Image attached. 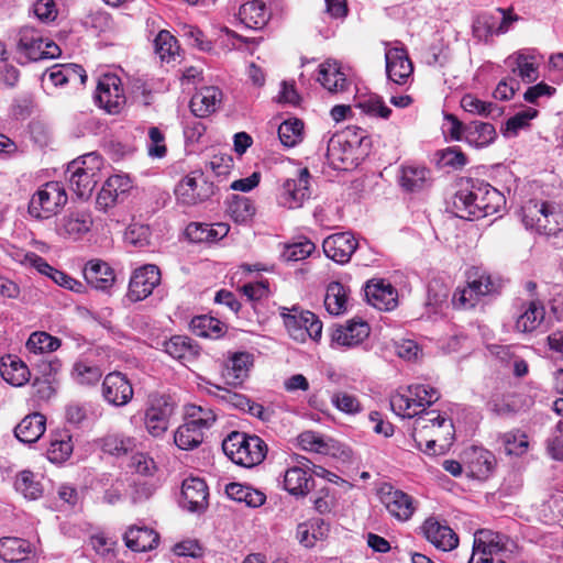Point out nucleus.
I'll return each mask as SVG.
<instances>
[{
	"label": "nucleus",
	"instance_id": "1",
	"mask_svg": "<svg viewBox=\"0 0 563 563\" xmlns=\"http://www.w3.org/2000/svg\"><path fill=\"white\" fill-rule=\"evenodd\" d=\"M506 205L505 196L488 183L470 179L453 198L455 214L474 220L497 213Z\"/></svg>",
	"mask_w": 563,
	"mask_h": 563
},
{
	"label": "nucleus",
	"instance_id": "2",
	"mask_svg": "<svg viewBox=\"0 0 563 563\" xmlns=\"http://www.w3.org/2000/svg\"><path fill=\"white\" fill-rule=\"evenodd\" d=\"M225 455L235 464L253 467L264 461L267 444L255 434L233 431L222 442Z\"/></svg>",
	"mask_w": 563,
	"mask_h": 563
},
{
	"label": "nucleus",
	"instance_id": "3",
	"mask_svg": "<svg viewBox=\"0 0 563 563\" xmlns=\"http://www.w3.org/2000/svg\"><path fill=\"white\" fill-rule=\"evenodd\" d=\"M521 220L527 229L548 236L556 235L563 230V212L548 201H527L521 207Z\"/></svg>",
	"mask_w": 563,
	"mask_h": 563
},
{
	"label": "nucleus",
	"instance_id": "4",
	"mask_svg": "<svg viewBox=\"0 0 563 563\" xmlns=\"http://www.w3.org/2000/svg\"><path fill=\"white\" fill-rule=\"evenodd\" d=\"M101 157L96 153H89L73 161L67 168L70 189L80 199H88L99 181Z\"/></svg>",
	"mask_w": 563,
	"mask_h": 563
},
{
	"label": "nucleus",
	"instance_id": "5",
	"mask_svg": "<svg viewBox=\"0 0 563 563\" xmlns=\"http://www.w3.org/2000/svg\"><path fill=\"white\" fill-rule=\"evenodd\" d=\"M500 283L486 273H479L472 268L467 273V285L456 288L452 297V303L459 309L475 307L481 297L495 294L499 290Z\"/></svg>",
	"mask_w": 563,
	"mask_h": 563
},
{
	"label": "nucleus",
	"instance_id": "6",
	"mask_svg": "<svg viewBox=\"0 0 563 563\" xmlns=\"http://www.w3.org/2000/svg\"><path fill=\"white\" fill-rule=\"evenodd\" d=\"M279 314L283 318L284 325L289 335L299 342H305L307 338L318 340L322 334V322L310 312L301 310L299 307L279 308Z\"/></svg>",
	"mask_w": 563,
	"mask_h": 563
},
{
	"label": "nucleus",
	"instance_id": "7",
	"mask_svg": "<svg viewBox=\"0 0 563 563\" xmlns=\"http://www.w3.org/2000/svg\"><path fill=\"white\" fill-rule=\"evenodd\" d=\"M67 199L62 183L48 181L32 196L29 203V213L36 219H48L66 205Z\"/></svg>",
	"mask_w": 563,
	"mask_h": 563
},
{
	"label": "nucleus",
	"instance_id": "8",
	"mask_svg": "<svg viewBox=\"0 0 563 563\" xmlns=\"http://www.w3.org/2000/svg\"><path fill=\"white\" fill-rule=\"evenodd\" d=\"M440 398L438 389L422 384L408 387V395H396L390 400L394 412L404 418L416 417L426 406Z\"/></svg>",
	"mask_w": 563,
	"mask_h": 563
},
{
	"label": "nucleus",
	"instance_id": "9",
	"mask_svg": "<svg viewBox=\"0 0 563 563\" xmlns=\"http://www.w3.org/2000/svg\"><path fill=\"white\" fill-rule=\"evenodd\" d=\"M310 173L308 168L296 169L294 175L280 180L277 190L279 206L287 209H298L311 197Z\"/></svg>",
	"mask_w": 563,
	"mask_h": 563
},
{
	"label": "nucleus",
	"instance_id": "10",
	"mask_svg": "<svg viewBox=\"0 0 563 563\" xmlns=\"http://www.w3.org/2000/svg\"><path fill=\"white\" fill-rule=\"evenodd\" d=\"M176 408L177 404L172 396L152 395L144 416L146 431L152 437H162L167 431Z\"/></svg>",
	"mask_w": 563,
	"mask_h": 563
},
{
	"label": "nucleus",
	"instance_id": "11",
	"mask_svg": "<svg viewBox=\"0 0 563 563\" xmlns=\"http://www.w3.org/2000/svg\"><path fill=\"white\" fill-rule=\"evenodd\" d=\"M216 192L213 183L209 181L201 170L186 175L176 186L177 200L186 206H195L208 200Z\"/></svg>",
	"mask_w": 563,
	"mask_h": 563
},
{
	"label": "nucleus",
	"instance_id": "12",
	"mask_svg": "<svg viewBox=\"0 0 563 563\" xmlns=\"http://www.w3.org/2000/svg\"><path fill=\"white\" fill-rule=\"evenodd\" d=\"M438 433L445 434L446 440H453V422L435 410L421 409L413 422L412 431L417 448H421V441L426 435H438Z\"/></svg>",
	"mask_w": 563,
	"mask_h": 563
},
{
	"label": "nucleus",
	"instance_id": "13",
	"mask_svg": "<svg viewBox=\"0 0 563 563\" xmlns=\"http://www.w3.org/2000/svg\"><path fill=\"white\" fill-rule=\"evenodd\" d=\"M93 99L108 113H120L126 102L121 79L113 74L101 76Z\"/></svg>",
	"mask_w": 563,
	"mask_h": 563
},
{
	"label": "nucleus",
	"instance_id": "14",
	"mask_svg": "<svg viewBox=\"0 0 563 563\" xmlns=\"http://www.w3.org/2000/svg\"><path fill=\"white\" fill-rule=\"evenodd\" d=\"M379 498L389 515L399 521L409 520L416 511L413 498L391 485L385 484L380 487Z\"/></svg>",
	"mask_w": 563,
	"mask_h": 563
},
{
	"label": "nucleus",
	"instance_id": "15",
	"mask_svg": "<svg viewBox=\"0 0 563 563\" xmlns=\"http://www.w3.org/2000/svg\"><path fill=\"white\" fill-rule=\"evenodd\" d=\"M161 283V272L156 265L147 264L134 271L129 283L128 297L136 302L147 298Z\"/></svg>",
	"mask_w": 563,
	"mask_h": 563
},
{
	"label": "nucleus",
	"instance_id": "16",
	"mask_svg": "<svg viewBox=\"0 0 563 563\" xmlns=\"http://www.w3.org/2000/svg\"><path fill=\"white\" fill-rule=\"evenodd\" d=\"M498 16L493 14L478 15L473 23V34L479 41L487 42L493 35L506 33L517 15L507 13L504 9L497 10Z\"/></svg>",
	"mask_w": 563,
	"mask_h": 563
},
{
	"label": "nucleus",
	"instance_id": "17",
	"mask_svg": "<svg viewBox=\"0 0 563 563\" xmlns=\"http://www.w3.org/2000/svg\"><path fill=\"white\" fill-rule=\"evenodd\" d=\"M297 462L299 465L289 467L285 472L284 487L296 497H305L312 490L314 481L312 474L309 473L310 467L308 463L310 461L305 456H300Z\"/></svg>",
	"mask_w": 563,
	"mask_h": 563
},
{
	"label": "nucleus",
	"instance_id": "18",
	"mask_svg": "<svg viewBox=\"0 0 563 563\" xmlns=\"http://www.w3.org/2000/svg\"><path fill=\"white\" fill-rule=\"evenodd\" d=\"M386 74L390 81L406 85L412 77L413 65L405 47H390L385 52Z\"/></svg>",
	"mask_w": 563,
	"mask_h": 563
},
{
	"label": "nucleus",
	"instance_id": "19",
	"mask_svg": "<svg viewBox=\"0 0 563 563\" xmlns=\"http://www.w3.org/2000/svg\"><path fill=\"white\" fill-rule=\"evenodd\" d=\"M133 394L132 384L120 372L109 373L102 382V396L112 406H125L133 398Z\"/></svg>",
	"mask_w": 563,
	"mask_h": 563
},
{
	"label": "nucleus",
	"instance_id": "20",
	"mask_svg": "<svg viewBox=\"0 0 563 563\" xmlns=\"http://www.w3.org/2000/svg\"><path fill=\"white\" fill-rule=\"evenodd\" d=\"M364 291L367 302L378 310L390 311L398 305L396 288L384 279L368 280Z\"/></svg>",
	"mask_w": 563,
	"mask_h": 563
},
{
	"label": "nucleus",
	"instance_id": "21",
	"mask_svg": "<svg viewBox=\"0 0 563 563\" xmlns=\"http://www.w3.org/2000/svg\"><path fill=\"white\" fill-rule=\"evenodd\" d=\"M92 223L89 211H71L56 221L55 231L64 239L76 241L90 231Z\"/></svg>",
	"mask_w": 563,
	"mask_h": 563
},
{
	"label": "nucleus",
	"instance_id": "22",
	"mask_svg": "<svg viewBox=\"0 0 563 563\" xmlns=\"http://www.w3.org/2000/svg\"><path fill=\"white\" fill-rule=\"evenodd\" d=\"M209 490L198 477L186 478L181 486L180 506L190 512H202L208 506Z\"/></svg>",
	"mask_w": 563,
	"mask_h": 563
},
{
	"label": "nucleus",
	"instance_id": "23",
	"mask_svg": "<svg viewBox=\"0 0 563 563\" xmlns=\"http://www.w3.org/2000/svg\"><path fill=\"white\" fill-rule=\"evenodd\" d=\"M323 251L327 257L344 264L347 263L357 249V241L350 232H340L324 239Z\"/></svg>",
	"mask_w": 563,
	"mask_h": 563
},
{
	"label": "nucleus",
	"instance_id": "24",
	"mask_svg": "<svg viewBox=\"0 0 563 563\" xmlns=\"http://www.w3.org/2000/svg\"><path fill=\"white\" fill-rule=\"evenodd\" d=\"M421 529L427 540L437 549L451 551L459 544L457 534L449 526L441 523L433 517L426 519Z\"/></svg>",
	"mask_w": 563,
	"mask_h": 563
},
{
	"label": "nucleus",
	"instance_id": "25",
	"mask_svg": "<svg viewBox=\"0 0 563 563\" xmlns=\"http://www.w3.org/2000/svg\"><path fill=\"white\" fill-rule=\"evenodd\" d=\"M130 188L131 183L126 176L113 175L109 177L97 196V208L107 211L115 206Z\"/></svg>",
	"mask_w": 563,
	"mask_h": 563
},
{
	"label": "nucleus",
	"instance_id": "26",
	"mask_svg": "<svg viewBox=\"0 0 563 563\" xmlns=\"http://www.w3.org/2000/svg\"><path fill=\"white\" fill-rule=\"evenodd\" d=\"M545 309L541 301L530 300L521 305L515 329L520 333H532L543 322Z\"/></svg>",
	"mask_w": 563,
	"mask_h": 563
},
{
	"label": "nucleus",
	"instance_id": "27",
	"mask_svg": "<svg viewBox=\"0 0 563 563\" xmlns=\"http://www.w3.org/2000/svg\"><path fill=\"white\" fill-rule=\"evenodd\" d=\"M222 101V91L214 86L203 87L190 100L191 112L198 118H206L216 112Z\"/></svg>",
	"mask_w": 563,
	"mask_h": 563
},
{
	"label": "nucleus",
	"instance_id": "28",
	"mask_svg": "<svg viewBox=\"0 0 563 563\" xmlns=\"http://www.w3.org/2000/svg\"><path fill=\"white\" fill-rule=\"evenodd\" d=\"M253 366V355L247 352L233 353L223 369L222 376L227 384L232 386L242 385L249 377L251 367Z\"/></svg>",
	"mask_w": 563,
	"mask_h": 563
},
{
	"label": "nucleus",
	"instance_id": "29",
	"mask_svg": "<svg viewBox=\"0 0 563 563\" xmlns=\"http://www.w3.org/2000/svg\"><path fill=\"white\" fill-rule=\"evenodd\" d=\"M18 52L26 62H36L43 59L42 47L44 38L40 31L24 26L18 34Z\"/></svg>",
	"mask_w": 563,
	"mask_h": 563
},
{
	"label": "nucleus",
	"instance_id": "30",
	"mask_svg": "<svg viewBox=\"0 0 563 563\" xmlns=\"http://www.w3.org/2000/svg\"><path fill=\"white\" fill-rule=\"evenodd\" d=\"M229 232L225 223H198L191 222L187 225L186 236L194 243H212L223 239Z\"/></svg>",
	"mask_w": 563,
	"mask_h": 563
},
{
	"label": "nucleus",
	"instance_id": "31",
	"mask_svg": "<svg viewBox=\"0 0 563 563\" xmlns=\"http://www.w3.org/2000/svg\"><path fill=\"white\" fill-rule=\"evenodd\" d=\"M158 533L147 527H131L124 533L125 545L135 552H146L157 547Z\"/></svg>",
	"mask_w": 563,
	"mask_h": 563
},
{
	"label": "nucleus",
	"instance_id": "32",
	"mask_svg": "<svg viewBox=\"0 0 563 563\" xmlns=\"http://www.w3.org/2000/svg\"><path fill=\"white\" fill-rule=\"evenodd\" d=\"M46 427V418L34 412L24 417L14 429L16 439L23 443H34L44 433Z\"/></svg>",
	"mask_w": 563,
	"mask_h": 563
},
{
	"label": "nucleus",
	"instance_id": "33",
	"mask_svg": "<svg viewBox=\"0 0 563 563\" xmlns=\"http://www.w3.org/2000/svg\"><path fill=\"white\" fill-rule=\"evenodd\" d=\"M0 375L12 386H22L30 378V371L25 363L14 355H5L0 358Z\"/></svg>",
	"mask_w": 563,
	"mask_h": 563
},
{
	"label": "nucleus",
	"instance_id": "34",
	"mask_svg": "<svg viewBox=\"0 0 563 563\" xmlns=\"http://www.w3.org/2000/svg\"><path fill=\"white\" fill-rule=\"evenodd\" d=\"M318 81L330 92L345 91L349 81L334 60H327L319 66Z\"/></svg>",
	"mask_w": 563,
	"mask_h": 563
},
{
	"label": "nucleus",
	"instance_id": "35",
	"mask_svg": "<svg viewBox=\"0 0 563 563\" xmlns=\"http://www.w3.org/2000/svg\"><path fill=\"white\" fill-rule=\"evenodd\" d=\"M399 185L409 192L420 191L430 185V170L424 166L418 165L402 166Z\"/></svg>",
	"mask_w": 563,
	"mask_h": 563
},
{
	"label": "nucleus",
	"instance_id": "36",
	"mask_svg": "<svg viewBox=\"0 0 563 563\" xmlns=\"http://www.w3.org/2000/svg\"><path fill=\"white\" fill-rule=\"evenodd\" d=\"M86 282L96 289H108L114 282V273L111 267L101 261H90L84 269Z\"/></svg>",
	"mask_w": 563,
	"mask_h": 563
},
{
	"label": "nucleus",
	"instance_id": "37",
	"mask_svg": "<svg viewBox=\"0 0 563 563\" xmlns=\"http://www.w3.org/2000/svg\"><path fill=\"white\" fill-rule=\"evenodd\" d=\"M239 16L246 27L258 30L267 24L269 12L263 1L253 0L241 5Z\"/></svg>",
	"mask_w": 563,
	"mask_h": 563
},
{
	"label": "nucleus",
	"instance_id": "38",
	"mask_svg": "<svg viewBox=\"0 0 563 563\" xmlns=\"http://www.w3.org/2000/svg\"><path fill=\"white\" fill-rule=\"evenodd\" d=\"M100 449L113 456H123L136 449V440L123 433H108L98 440Z\"/></svg>",
	"mask_w": 563,
	"mask_h": 563
},
{
	"label": "nucleus",
	"instance_id": "39",
	"mask_svg": "<svg viewBox=\"0 0 563 563\" xmlns=\"http://www.w3.org/2000/svg\"><path fill=\"white\" fill-rule=\"evenodd\" d=\"M206 431L189 422L187 419L174 433V442L178 449L190 451L198 448L205 441Z\"/></svg>",
	"mask_w": 563,
	"mask_h": 563
},
{
	"label": "nucleus",
	"instance_id": "40",
	"mask_svg": "<svg viewBox=\"0 0 563 563\" xmlns=\"http://www.w3.org/2000/svg\"><path fill=\"white\" fill-rule=\"evenodd\" d=\"M497 136L495 126L488 122L472 121L466 124L464 141L474 147L490 145Z\"/></svg>",
	"mask_w": 563,
	"mask_h": 563
},
{
	"label": "nucleus",
	"instance_id": "41",
	"mask_svg": "<svg viewBox=\"0 0 563 563\" xmlns=\"http://www.w3.org/2000/svg\"><path fill=\"white\" fill-rule=\"evenodd\" d=\"M30 552L31 544L25 539L16 537H3L0 539V559L4 562L24 561Z\"/></svg>",
	"mask_w": 563,
	"mask_h": 563
},
{
	"label": "nucleus",
	"instance_id": "42",
	"mask_svg": "<svg viewBox=\"0 0 563 563\" xmlns=\"http://www.w3.org/2000/svg\"><path fill=\"white\" fill-rule=\"evenodd\" d=\"M225 493L231 499L245 503V505L253 508L262 506L266 500V495L263 492L240 483L228 484Z\"/></svg>",
	"mask_w": 563,
	"mask_h": 563
},
{
	"label": "nucleus",
	"instance_id": "43",
	"mask_svg": "<svg viewBox=\"0 0 563 563\" xmlns=\"http://www.w3.org/2000/svg\"><path fill=\"white\" fill-rule=\"evenodd\" d=\"M349 291L339 282H332L327 287L324 307L332 316H339L347 310Z\"/></svg>",
	"mask_w": 563,
	"mask_h": 563
},
{
	"label": "nucleus",
	"instance_id": "44",
	"mask_svg": "<svg viewBox=\"0 0 563 563\" xmlns=\"http://www.w3.org/2000/svg\"><path fill=\"white\" fill-rule=\"evenodd\" d=\"M369 334V327L364 321L350 322L338 329L334 333V341L342 346H354L360 344Z\"/></svg>",
	"mask_w": 563,
	"mask_h": 563
},
{
	"label": "nucleus",
	"instance_id": "45",
	"mask_svg": "<svg viewBox=\"0 0 563 563\" xmlns=\"http://www.w3.org/2000/svg\"><path fill=\"white\" fill-rule=\"evenodd\" d=\"M14 488L27 500H36L41 498L44 493L41 481L29 470L21 471L16 474Z\"/></svg>",
	"mask_w": 563,
	"mask_h": 563
},
{
	"label": "nucleus",
	"instance_id": "46",
	"mask_svg": "<svg viewBox=\"0 0 563 563\" xmlns=\"http://www.w3.org/2000/svg\"><path fill=\"white\" fill-rule=\"evenodd\" d=\"M164 351L175 360H191L198 355V346L185 335H174L163 343Z\"/></svg>",
	"mask_w": 563,
	"mask_h": 563
},
{
	"label": "nucleus",
	"instance_id": "47",
	"mask_svg": "<svg viewBox=\"0 0 563 563\" xmlns=\"http://www.w3.org/2000/svg\"><path fill=\"white\" fill-rule=\"evenodd\" d=\"M461 107L468 113L492 119H498L504 110L494 102L483 101L474 95L467 93L461 99Z\"/></svg>",
	"mask_w": 563,
	"mask_h": 563
},
{
	"label": "nucleus",
	"instance_id": "48",
	"mask_svg": "<svg viewBox=\"0 0 563 563\" xmlns=\"http://www.w3.org/2000/svg\"><path fill=\"white\" fill-rule=\"evenodd\" d=\"M506 64L511 68L514 74H517L525 82H532L538 78V67L534 63V57L516 54L506 59Z\"/></svg>",
	"mask_w": 563,
	"mask_h": 563
},
{
	"label": "nucleus",
	"instance_id": "49",
	"mask_svg": "<svg viewBox=\"0 0 563 563\" xmlns=\"http://www.w3.org/2000/svg\"><path fill=\"white\" fill-rule=\"evenodd\" d=\"M74 450L71 435L67 431L57 433L47 449V459L56 464H60L69 459Z\"/></svg>",
	"mask_w": 563,
	"mask_h": 563
},
{
	"label": "nucleus",
	"instance_id": "50",
	"mask_svg": "<svg viewBox=\"0 0 563 563\" xmlns=\"http://www.w3.org/2000/svg\"><path fill=\"white\" fill-rule=\"evenodd\" d=\"M190 329L198 336L217 339L224 333L225 325L217 318L203 314L191 319Z\"/></svg>",
	"mask_w": 563,
	"mask_h": 563
},
{
	"label": "nucleus",
	"instance_id": "51",
	"mask_svg": "<svg viewBox=\"0 0 563 563\" xmlns=\"http://www.w3.org/2000/svg\"><path fill=\"white\" fill-rule=\"evenodd\" d=\"M227 211L236 223H246L252 220L256 209L250 198L233 195L232 199L228 202Z\"/></svg>",
	"mask_w": 563,
	"mask_h": 563
},
{
	"label": "nucleus",
	"instance_id": "52",
	"mask_svg": "<svg viewBox=\"0 0 563 563\" xmlns=\"http://www.w3.org/2000/svg\"><path fill=\"white\" fill-rule=\"evenodd\" d=\"M352 153L351 143L342 135H334L330 139L327 148V156L335 168H341L340 164H345Z\"/></svg>",
	"mask_w": 563,
	"mask_h": 563
},
{
	"label": "nucleus",
	"instance_id": "53",
	"mask_svg": "<svg viewBox=\"0 0 563 563\" xmlns=\"http://www.w3.org/2000/svg\"><path fill=\"white\" fill-rule=\"evenodd\" d=\"M499 440L507 455L522 456L529 449L528 435L520 430L506 432Z\"/></svg>",
	"mask_w": 563,
	"mask_h": 563
},
{
	"label": "nucleus",
	"instance_id": "54",
	"mask_svg": "<svg viewBox=\"0 0 563 563\" xmlns=\"http://www.w3.org/2000/svg\"><path fill=\"white\" fill-rule=\"evenodd\" d=\"M357 108L369 117L384 120H387L393 112V110L385 103L383 97L375 93L361 98L357 102Z\"/></svg>",
	"mask_w": 563,
	"mask_h": 563
},
{
	"label": "nucleus",
	"instance_id": "55",
	"mask_svg": "<svg viewBox=\"0 0 563 563\" xmlns=\"http://www.w3.org/2000/svg\"><path fill=\"white\" fill-rule=\"evenodd\" d=\"M102 376V372L99 366L85 362L78 361L74 364L71 369L73 379L80 385H93Z\"/></svg>",
	"mask_w": 563,
	"mask_h": 563
},
{
	"label": "nucleus",
	"instance_id": "56",
	"mask_svg": "<svg viewBox=\"0 0 563 563\" xmlns=\"http://www.w3.org/2000/svg\"><path fill=\"white\" fill-rule=\"evenodd\" d=\"M59 346V339L42 331L33 332L26 342V349L35 354L54 352Z\"/></svg>",
	"mask_w": 563,
	"mask_h": 563
},
{
	"label": "nucleus",
	"instance_id": "57",
	"mask_svg": "<svg viewBox=\"0 0 563 563\" xmlns=\"http://www.w3.org/2000/svg\"><path fill=\"white\" fill-rule=\"evenodd\" d=\"M156 54L163 62H170L178 53L177 40L168 31L162 30L154 40Z\"/></svg>",
	"mask_w": 563,
	"mask_h": 563
},
{
	"label": "nucleus",
	"instance_id": "58",
	"mask_svg": "<svg viewBox=\"0 0 563 563\" xmlns=\"http://www.w3.org/2000/svg\"><path fill=\"white\" fill-rule=\"evenodd\" d=\"M208 393L214 397H217L220 401L228 405L229 407L245 411L247 405H250V399L242 394L235 393L225 387H221L218 385H212V389H209Z\"/></svg>",
	"mask_w": 563,
	"mask_h": 563
},
{
	"label": "nucleus",
	"instance_id": "59",
	"mask_svg": "<svg viewBox=\"0 0 563 563\" xmlns=\"http://www.w3.org/2000/svg\"><path fill=\"white\" fill-rule=\"evenodd\" d=\"M302 129L303 123L299 119L286 120L278 128V137L285 146L292 147L301 141Z\"/></svg>",
	"mask_w": 563,
	"mask_h": 563
},
{
	"label": "nucleus",
	"instance_id": "60",
	"mask_svg": "<svg viewBox=\"0 0 563 563\" xmlns=\"http://www.w3.org/2000/svg\"><path fill=\"white\" fill-rule=\"evenodd\" d=\"M470 464L477 476H487L494 470L496 460L492 452L481 448L473 450Z\"/></svg>",
	"mask_w": 563,
	"mask_h": 563
},
{
	"label": "nucleus",
	"instance_id": "61",
	"mask_svg": "<svg viewBox=\"0 0 563 563\" xmlns=\"http://www.w3.org/2000/svg\"><path fill=\"white\" fill-rule=\"evenodd\" d=\"M187 420L194 422L198 427H201L206 432L213 426L217 420V416L209 407L191 405L186 411Z\"/></svg>",
	"mask_w": 563,
	"mask_h": 563
},
{
	"label": "nucleus",
	"instance_id": "62",
	"mask_svg": "<svg viewBox=\"0 0 563 563\" xmlns=\"http://www.w3.org/2000/svg\"><path fill=\"white\" fill-rule=\"evenodd\" d=\"M506 539L504 534L490 530H479L474 540L475 549L485 547L489 553H497L505 549Z\"/></svg>",
	"mask_w": 563,
	"mask_h": 563
},
{
	"label": "nucleus",
	"instance_id": "63",
	"mask_svg": "<svg viewBox=\"0 0 563 563\" xmlns=\"http://www.w3.org/2000/svg\"><path fill=\"white\" fill-rule=\"evenodd\" d=\"M537 114L538 111L536 109L529 108L509 118L505 124V129L503 130L504 136H516L518 131L528 126L529 121L536 118Z\"/></svg>",
	"mask_w": 563,
	"mask_h": 563
},
{
	"label": "nucleus",
	"instance_id": "64",
	"mask_svg": "<svg viewBox=\"0 0 563 563\" xmlns=\"http://www.w3.org/2000/svg\"><path fill=\"white\" fill-rule=\"evenodd\" d=\"M165 135L157 126L148 129L147 154L152 158H163L166 155Z\"/></svg>",
	"mask_w": 563,
	"mask_h": 563
}]
</instances>
